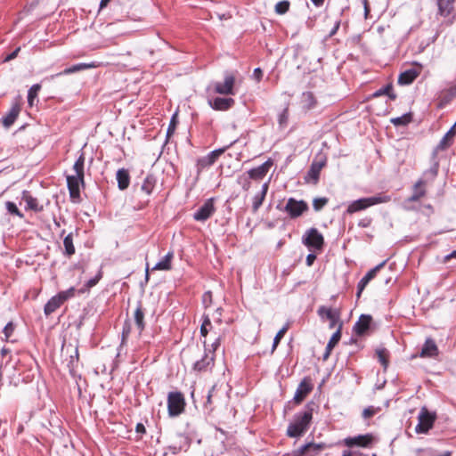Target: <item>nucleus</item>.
Listing matches in <instances>:
<instances>
[{
  "label": "nucleus",
  "mask_w": 456,
  "mask_h": 456,
  "mask_svg": "<svg viewBox=\"0 0 456 456\" xmlns=\"http://www.w3.org/2000/svg\"><path fill=\"white\" fill-rule=\"evenodd\" d=\"M84 166L85 156L82 153L73 165L74 174L67 175L68 189L72 199H78L80 196V186L84 184Z\"/></svg>",
  "instance_id": "f257e3e1"
},
{
  "label": "nucleus",
  "mask_w": 456,
  "mask_h": 456,
  "mask_svg": "<svg viewBox=\"0 0 456 456\" xmlns=\"http://www.w3.org/2000/svg\"><path fill=\"white\" fill-rule=\"evenodd\" d=\"M312 417L311 411L296 415L294 421L288 427L287 435L290 437L302 436L307 430Z\"/></svg>",
  "instance_id": "f03ea898"
},
{
  "label": "nucleus",
  "mask_w": 456,
  "mask_h": 456,
  "mask_svg": "<svg viewBox=\"0 0 456 456\" xmlns=\"http://www.w3.org/2000/svg\"><path fill=\"white\" fill-rule=\"evenodd\" d=\"M390 197L386 195L362 198L350 203L349 206L347 207L346 212L348 214H353L376 204L388 202L390 201Z\"/></svg>",
  "instance_id": "7ed1b4c3"
},
{
  "label": "nucleus",
  "mask_w": 456,
  "mask_h": 456,
  "mask_svg": "<svg viewBox=\"0 0 456 456\" xmlns=\"http://www.w3.org/2000/svg\"><path fill=\"white\" fill-rule=\"evenodd\" d=\"M436 419L435 412H430L426 407L420 409L419 414V423L415 428L418 434H427L432 428Z\"/></svg>",
  "instance_id": "20e7f679"
},
{
  "label": "nucleus",
  "mask_w": 456,
  "mask_h": 456,
  "mask_svg": "<svg viewBox=\"0 0 456 456\" xmlns=\"http://www.w3.org/2000/svg\"><path fill=\"white\" fill-rule=\"evenodd\" d=\"M184 399L181 393H169L167 397L168 414L171 417L180 415L184 410Z\"/></svg>",
  "instance_id": "39448f33"
},
{
  "label": "nucleus",
  "mask_w": 456,
  "mask_h": 456,
  "mask_svg": "<svg viewBox=\"0 0 456 456\" xmlns=\"http://www.w3.org/2000/svg\"><path fill=\"white\" fill-rule=\"evenodd\" d=\"M236 78L232 74H226L223 82H216L213 84L214 93L224 95L235 94Z\"/></svg>",
  "instance_id": "423d86ee"
},
{
  "label": "nucleus",
  "mask_w": 456,
  "mask_h": 456,
  "mask_svg": "<svg viewBox=\"0 0 456 456\" xmlns=\"http://www.w3.org/2000/svg\"><path fill=\"white\" fill-rule=\"evenodd\" d=\"M304 243L312 249L321 250L323 247V236L315 228L309 229L303 239Z\"/></svg>",
  "instance_id": "0eeeda50"
},
{
  "label": "nucleus",
  "mask_w": 456,
  "mask_h": 456,
  "mask_svg": "<svg viewBox=\"0 0 456 456\" xmlns=\"http://www.w3.org/2000/svg\"><path fill=\"white\" fill-rule=\"evenodd\" d=\"M422 70V65L419 63H413L411 69H406L402 72L398 77V84L402 86L411 84L420 74Z\"/></svg>",
  "instance_id": "6e6552de"
},
{
  "label": "nucleus",
  "mask_w": 456,
  "mask_h": 456,
  "mask_svg": "<svg viewBox=\"0 0 456 456\" xmlns=\"http://www.w3.org/2000/svg\"><path fill=\"white\" fill-rule=\"evenodd\" d=\"M308 209L307 204L304 200H297L289 198L285 207V210L292 218L298 217Z\"/></svg>",
  "instance_id": "1a4fd4ad"
},
{
  "label": "nucleus",
  "mask_w": 456,
  "mask_h": 456,
  "mask_svg": "<svg viewBox=\"0 0 456 456\" xmlns=\"http://www.w3.org/2000/svg\"><path fill=\"white\" fill-rule=\"evenodd\" d=\"M373 441V436L370 434L361 435L354 437H347L344 440V444L348 447H369Z\"/></svg>",
  "instance_id": "9d476101"
},
{
  "label": "nucleus",
  "mask_w": 456,
  "mask_h": 456,
  "mask_svg": "<svg viewBox=\"0 0 456 456\" xmlns=\"http://www.w3.org/2000/svg\"><path fill=\"white\" fill-rule=\"evenodd\" d=\"M313 390V385L309 378H305L298 385L297 391L294 395V401L296 403H300L307 396V395Z\"/></svg>",
  "instance_id": "9b49d317"
},
{
  "label": "nucleus",
  "mask_w": 456,
  "mask_h": 456,
  "mask_svg": "<svg viewBox=\"0 0 456 456\" xmlns=\"http://www.w3.org/2000/svg\"><path fill=\"white\" fill-rule=\"evenodd\" d=\"M319 314L329 320L330 329L338 327V324L341 323L339 322V311L337 309L322 307L319 309Z\"/></svg>",
  "instance_id": "f8f14e48"
},
{
  "label": "nucleus",
  "mask_w": 456,
  "mask_h": 456,
  "mask_svg": "<svg viewBox=\"0 0 456 456\" xmlns=\"http://www.w3.org/2000/svg\"><path fill=\"white\" fill-rule=\"evenodd\" d=\"M215 208L213 200H208L200 209L195 212L194 219L197 221H205L214 213Z\"/></svg>",
  "instance_id": "ddd939ff"
},
{
  "label": "nucleus",
  "mask_w": 456,
  "mask_h": 456,
  "mask_svg": "<svg viewBox=\"0 0 456 456\" xmlns=\"http://www.w3.org/2000/svg\"><path fill=\"white\" fill-rule=\"evenodd\" d=\"M235 102L232 98L216 97L214 100H209V106L216 110H227L234 105Z\"/></svg>",
  "instance_id": "4468645a"
},
{
  "label": "nucleus",
  "mask_w": 456,
  "mask_h": 456,
  "mask_svg": "<svg viewBox=\"0 0 456 456\" xmlns=\"http://www.w3.org/2000/svg\"><path fill=\"white\" fill-rule=\"evenodd\" d=\"M225 150L226 148H220L211 151L209 154L198 160V166L200 168H204L213 165L216 160L225 151Z\"/></svg>",
  "instance_id": "2eb2a0df"
},
{
  "label": "nucleus",
  "mask_w": 456,
  "mask_h": 456,
  "mask_svg": "<svg viewBox=\"0 0 456 456\" xmlns=\"http://www.w3.org/2000/svg\"><path fill=\"white\" fill-rule=\"evenodd\" d=\"M273 166V161L268 159L261 166L248 171V176L252 179H262Z\"/></svg>",
  "instance_id": "dca6fc26"
},
{
  "label": "nucleus",
  "mask_w": 456,
  "mask_h": 456,
  "mask_svg": "<svg viewBox=\"0 0 456 456\" xmlns=\"http://www.w3.org/2000/svg\"><path fill=\"white\" fill-rule=\"evenodd\" d=\"M386 261L382 262L381 264L378 265L373 269L370 270L366 275L359 281L358 283V292L357 297H360L361 293L364 289L365 286L371 281L375 276L377 272L385 265Z\"/></svg>",
  "instance_id": "f3484780"
},
{
  "label": "nucleus",
  "mask_w": 456,
  "mask_h": 456,
  "mask_svg": "<svg viewBox=\"0 0 456 456\" xmlns=\"http://www.w3.org/2000/svg\"><path fill=\"white\" fill-rule=\"evenodd\" d=\"M438 354V347L435 341L431 338H428L420 352V357H435Z\"/></svg>",
  "instance_id": "a211bd4d"
},
{
  "label": "nucleus",
  "mask_w": 456,
  "mask_h": 456,
  "mask_svg": "<svg viewBox=\"0 0 456 456\" xmlns=\"http://www.w3.org/2000/svg\"><path fill=\"white\" fill-rule=\"evenodd\" d=\"M341 328H342V323H339L338 327L337 328L336 332L330 338V341H329V343H328V345L326 346L325 354L323 355V359L324 360L328 359V357L330 356L332 349L336 346V345L340 340V338H341Z\"/></svg>",
  "instance_id": "6ab92c4d"
},
{
  "label": "nucleus",
  "mask_w": 456,
  "mask_h": 456,
  "mask_svg": "<svg viewBox=\"0 0 456 456\" xmlns=\"http://www.w3.org/2000/svg\"><path fill=\"white\" fill-rule=\"evenodd\" d=\"M22 200L26 202L27 208L35 212H41L44 208L43 205L36 198L32 197L28 191H23Z\"/></svg>",
  "instance_id": "aec40b11"
},
{
  "label": "nucleus",
  "mask_w": 456,
  "mask_h": 456,
  "mask_svg": "<svg viewBox=\"0 0 456 456\" xmlns=\"http://www.w3.org/2000/svg\"><path fill=\"white\" fill-rule=\"evenodd\" d=\"M20 110L18 105H13L11 108L9 112L2 118V123L4 127L8 128L14 123L19 116Z\"/></svg>",
  "instance_id": "412c9836"
},
{
  "label": "nucleus",
  "mask_w": 456,
  "mask_h": 456,
  "mask_svg": "<svg viewBox=\"0 0 456 456\" xmlns=\"http://www.w3.org/2000/svg\"><path fill=\"white\" fill-rule=\"evenodd\" d=\"M370 321V316L362 315L354 327L355 333L357 335H362L369 329Z\"/></svg>",
  "instance_id": "4be33fe9"
},
{
  "label": "nucleus",
  "mask_w": 456,
  "mask_h": 456,
  "mask_svg": "<svg viewBox=\"0 0 456 456\" xmlns=\"http://www.w3.org/2000/svg\"><path fill=\"white\" fill-rule=\"evenodd\" d=\"M116 177L118 181V186L120 190H125L129 186L130 175L126 169H118Z\"/></svg>",
  "instance_id": "5701e85b"
},
{
  "label": "nucleus",
  "mask_w": 456,
  "mask_h": 456,
  "mask_svg": "<svg viewBox=\"0 0 456 456\" xmlns=\"http://www.w3.org/2000/svg\"><path fill=\"white\" fill-rule=\"evenodd\" d=\"M324 161H314L312 163L310 170L307 173V177L313 180L314 183H317L320 172L324 167Z\"/></svg>",
  "instance_id": "b1692460"
},
{
  "label": "nucleus",
  "mask_w": 456,
  "mask_h": 456,
  "mask_svg": "<svg viewBox=\"0 0 456 456\" xmlns=\"http://www.w3.org/2000/svg\"><path fill=\"white\" fill-rule=\"evenodd\" d=\"M267 190H268V183H265L263 184L261 191L254 197L253 205H252V208H253L254 212L257 211V209L263 204V201L265 198Z\"/></svg>",
  "instance_id": "393cba45"
},
{
  "label": "nucleus",
  "mask_w": 456,
  "mask_h": 456,
  "mask_svg": "<svg viewBox=\"0 0 456 456\" xmlns=\"http://www.w3.org/2000/svg\"><path fill=\"white\" fill-rule=\"evenodd\" d=\"M173 253L169 252L164 259L155 265L152 270L168 271L172 268Z\"/></svg>",
  "instance_id": "a878e982"
},
{
  "label": "nucleus",
  "mask_w": 456,
  "mask_h": 456,
  "mask_svg": "<svg viewBox=\"0 0 456 456\" xmlns=\"http://www.w3.org/2000/svg\"><path fill=\"white\" fill-rule=\"evenodd\" d=\"M454 0H437L439 12L443 16H447L453 10Z\"/></svg>",
  "instance_id": "bb28decb"
},
{
  "label": "nucleus",
  "mask_w": 456,
  "mask_h": 456,
  "mask_svg": "<svg viewBox=\"0 0 456 456\" xmlns=\"http://www.w3.org/2000/svg\"><path fill=\"white\" fill-rule=\"evenodd\" d=\"M95 67L96 66L94 63H79V64L73 65L70 68L65 69L62 72L57 74V76L62 75V74L69 75L71 73L78 72V71H81L84 69H92V68H95Z\"/></svg>",
  "instance_id": "cd10ccee"
},
{
  "label": "nucleus",
  "mask_w": 456,
  "mask_h": 456,
  "mask_svg": "<svg viewBox=\"0 0 456 456\" xmlns=\"http://www.w3.org/2000/svg\"><path fill=\"white\" fill-rule=\"evenodd\" d=\"M426 193V191L424 189V183L422 181H419L415 185L413 189L412 195L408 199V201H417L420 198H422Z\"/></svg>",
  "instance_id": "c85d7f7f"
},
{
  "label": "nucleus",
  "mask_w": 456,
  "mask_h": 456,
  "mask_svg": "<svg viewBox=\"0 0 456 456\" xmlns=\"http://www.w3.org/2000/svg\"><path fill=\"white\" fill-rule=\"evenodd\" d=\"M62 303L60 301V299L54 296L45 305V314L46 315H49L53 314L56 309H58Z\"/></svg>",
  "instance_id": "c756f323"
},
{
  "label": "nucleus",
  "mask_w": 456,
  "mask_h": 456,
  "mask_svg": "<svg viewBox=\"0 0 456 456\" xmlns=\"http://www.w3.org/2000/svg\"><path fill=\"white\" fill-rule=\"evenodd\" d=\"M301 103L304 108L310 110L315 106L316 100L311 92L303 93L301 96Z\"/></svg>",
  "instance_id": "7c9ffc66"
},
{
  "label": "nucleus",
  "mask_w": 456,
  "mask_h": 456,
  "mask_svg": "<svg viewBox=\"0 0 456 456\" xmlns=\"http://www.w3.org/2000/svg\"><path fill=\"white\" fill-rule=\"evenodd\" d=\"M323 449L322 444H308L302 447V454L308 456H315L320 451Z\"/></svg>",
  "instance_id": "2f4dec72"
},
{
  "label": "nucleus",
  "mask_w": 456,
  "mask_h": 456,
  "mask_svg": "<svg viewBox=\"0 0 456 456\" xmlns=\"http://www.w3.org/2000/svg\"><path fill=\"white\" fill-rule=\"evenodd\" d=\"M134 317V322L138 329V334L140 335L144 329V322H143L144 314H143V312H142L141 306H138L135 309Z\"/></svg>",
  "instance_id": "473e14b6"
},
{
  "label": "nucleus",
  "mask_w": 456,
  "mask_h": 456,
  "mask_svg": "<svg viewBox=\"0 0 456 456\" xmlns=\"http://www.w3.org/2000/svg\"><path fill=\"white\" fill-rule=\"evenodd\" d=\"M153 188H154V179L151 175H148L144 179V181L141 186V190L143 192H145L147 195H149L152 191Z\"/></svg>",
  "instance_id": "72a5a7b5"
},
{
  "label": "nucleus",
  "mask_w": 456,
  "mask_h": 456,
  "mask_svg": "<svg viewBox=\"0 0 456 456\" xmlns=\"http://www.w3.org/2000/svg\"><path fill=\"white\" fill-rule=\"evenodd\" d=\"M63 244H64V248H65V251H66L67 255L71 256L75 253V248L73 245V238H72L71 233L68 234L64 238Z\"/></svg>",
  "instance_id": "f704fd0d"
},
{
  "label": "nucleus",
  "mask_w": 456,
  "mask_h": 456,
  "mask_svg": "<svg viewBox=\"0 0 456 456\" xmlns=\"http://www.w3.org/2000/svg\"><path fill=\"white\" fill-rule=\"evenodd\" d=\"M41 89V86L39 84H36L30 87L28 94V102L29 106H33V102L35 98H37L38 92Z\"/></svg>",
  "instance_id": "c9c22d12"
},
{
  "label": "nucleus",
  "mask_w": 456,
  "mask_h": 456,
  "mask_svg": "<svg viewBox=\"0 0 456 456\" xmlns=\"http://www.w3.org/2000/svg\"><path fill=\"white\" fill-rule=\"evenodd\" d=\"M411 121V114H404L401 117L395 118L391 119V122L395 126H404L409 124Z\"/></svg>",
  "instance_id": "e433bc0d"
},
{
  "label": "nucleus",
  "mask_w": 456,
  "mask_h": 456,
  "mask_svg": "<svg viewBox=\"0 0 456 456\" xmlns=\"http://www.w3.org/2000/svg\"><path fill=\"white\" fill-rule=\"evenodd\" d=\"M75 294V289L70 288L65 291H61L56 295V297L60 299V301L63 304L66 300L72 297Z\"/></svg>",
  "instance_id": "4c0bfd02"
},
{
  "label": "nucleus",
  "mask_w": 456,
  "mask_h": 456,
  "mask_svg": "<svg viewBox=\"0 0 456 456\" xmlns=\"http://www.w3.org/2000/svg\"><path fill=\"white\" fill-rule=\"evenodd\" d=\"M289 329V325H285L283 328H281L276 334V336L274 337V339H273V352L276 349L277 346L279 345L281 339L283 338V336L285 335L286 331L288 330Z\"/></svg>",
  "instance_id": "58836bf2"
},
{
  "label": "nucleus",
  "mask_w": 456,
  "mask_h": 456,
  "mask_svg": "<svg viewBox=\"0 0 456 456\" xmlns=\"http://www.w3.org/2000/svg\"><path fill=\"white\" fill-rule=\"evenodd\" d=\"M5 207L10 214L17 216L20 218H23V216H24L23 214L19 210V208L13 202L7 201L5 203Z\"/></svg>",
  "instance_id": "ea45409f"
},
{
  "label": "nucleus",
  "mask_w": 456,
  "mask_h": 456,
  "mask_svg": "<svg viewBox=\"0 0 456 456\" xmlns=\"http://www.w3.org/2000/svg\"><path fill=\"white\" fill-rule=\"evenodd\" d=\"M289 2L287 0L281 1L276 4L275 5V12L278 14H284L289 11Z\"/></svg>",
  "instance_id": "a19ab883"
},
{
  "label": "nucleus",
  "mask_w": 456,
  "mask_h": 456,
  "mask_svg": "<svg viewBox=\"0 0 456 456\" xmlns=\"http://www.w3.org/2000/svg\"><path fill=\"white\" fill-rule=\"evenodd\" d=\"M377 355H378L379 360L380 361L381 364L385 368H387V366L388 364V361H387L388 353H387V349H385V348L378 349Z\"/></svg>",
  "instance_id": "79ce46f5"
},
{
  "label": "nucleus",
  "mask_w": 456,
  "mask_h": 456,
  "mask_svg": "<svg viewBox=\"0 0 456 456\" xmlns=\"http://www.w3.org/2000/svg\"><path fill=\"white\" fill-rule=\"evenodd\" d=\"M328 202L326 198H317L313 201V206L315 211H320Z\"/></svg>",
  "instance_id": "37998d69"
},
{
  "label": "nucleus",
  "mask_w": 456,
  "mask_h": 456,
  "mask_svg": "<svg viewBox=\"0 0 456 456\" xmlns=\"http://www.w3.org/2000/svg\"><path fill=\"white\" fill-rule=\"evenodd\" d=\"M211 327H212V325H211V322H210L209 318L208 316L205 317V319L201 324V327H200L201 336L206 338V336L208 333V328H211Z\"/></svg>",
  "instance_id": "c03bdc74"
},
{
  "label": "nucleus",
  "mask_w": 456,
  "mask_h": 456,
  "mask_svg": "<svg viewBox=\"0 0 456 456\" xmlns=\"http://www.w3.org/2000/svg\"><path fill=\"white\" fill-rule=\"evenodd\" d=\"M452 138H450L447 134H444L443 139L440 141L439 144L437 145V150L444 151L447 147H449L452 143Z\"/></svg>",
  "instance_id": "a18cd8bd"
},
{
  "label": "nucleus",
  "mask_w": 456,
  "mask_h": 456,
  "mask_svg": "<svg viewBox=\"0 0 456 456\" xmlns=\"http://www.w3.org/2000/svg\"><path fill=\"white\" fill-rule=\"evenodd\" d=\"M289 119V110L284 109L283 111L279 115L278 122L281 126H285Z\"/></svg>",
  "instance_id": "49530a36"
},
{
  "label": "nucleus",
  "mask_w": 456,
  "mask_h": 456,
  "mask_svg": "<svg viewBox=\"0 0 456 456\" xmlns=\"http://www.w3.org/2000/svg\"><path fill=\"white\" fill-rule=\"evenodd\" d=\"M391 90H392L391 86H386V87H384V88H381V89H379V91H377V92L374 94V95H375V96H379V95H382V94H387V95H389V97H390L391 99H395V94H390V91H391Z\"/></svg>",
  "instance_id": "de8ad7c7"
},
{
  "label": "nucleus",
  "mask_w": 456,
  "mask_h": 456,
  "mask_svg": "<svg viewBox=\"0 0 456 456\" xmlns=\"http://www.w3.org/2000/svg\"><path fill=\"white\" fill-rule=\"evenodd\" d=\"M176 116L177 114L175 113L172 118H171V121H170V124H169V126H168V129H167V135L169 137L171 134H173V133L175 132V126H176Z\"/></svg>",
  "instance_id": "09e8293b"
},
{
  "label": "nucleus",
  "mask_w": 456,
  "mask_h": 456,
  "mask_svg": "<svg viewBox=\"0 0 456 456\" xmlns=\"http://www.w3.org/2000/svg\"><path fill=\"white\" fill-rule=\"evenodd\" d=\"M13 330H14V326H13L12 322H8L4 329V333L5 335V338H9L11 337V335L12 334Z\"/></svg>",
  "instance_id": "8fccbe9b"
},
{
  "label": "nucleus",
  "mask_w": 456,
  "mask_h": 456,
  "mask_svg": "<svg viewBox=\"0 0 456 456\" xmlns=\"http://www.w3.org/2000/svg\"><path fill=\"white\" fill-rule=\"evenodd\" d=\"M130 333V324L126 323L123 331H122V345L125 344L126 339L127 338L128 335Z\"/></svg>",
  "instance_id": "3c124183"
},
{
  "label": "nucleus",
  "mask_w": 456,
  "mask_h": 456,
  "mask_svg": "<svg viewBox=\"0 0 456 456\" xmlns=\"http://www.w3.org/2000/svg\"><path fill=\"white\" fill-rule=\"evenodd\" d=\"M376 411L373 407H369L363 410L362 411V417L364 419H369L372 417L375 414Z\"/></svg>",
  "instance_id": "603ef678"
},
{
  "label": "nucleus",
  "mask_w": 456,
  "mask_h": 456,
  "mask_svg": "<svg viewBox=\"0 0 456 456\" xmlns=\"http://www.w3.org/2000/svg\"><path fill=\"white\" fill-rule=\"evenodd\" d=\"M316 259V256L314 254H308L306 256V265L308 266H311L314 260Z\"/></svg>",
  "instance_id": "864d4df0"
},
{
  "label": "nucleus",
  "mask_w": 456,
  "mask_h": 456,
  "mask_svg": "<svg viewBox=\"0 0 456 456\" xmlns=\"http://www.w3.org/2000/svg\"><path fill=\"white\" fill-rule=\"evenodd\" d=\"M262 76H263V73H262L261 69H259V68L255 69V70H254V77L256 78V81H260L261 78H262Z\"/></svg>",
  "instance_id": "5fc2aeb1"
},
{
  "label": "nucleus",
  "mask_w": 456,
  "mask_h": 456,
  "mask_svg": "<svg viewBox=\"0 0 456 456\" xmlns=\"http://www.w3.org/2000/svg\"><path fill=\"white\" fill-rule=\"evenodd\" d=\"M19 52H20V48H17V49H16L15 51H13L11 54H9V55L4 59V61H11V60L14 59V58L17 56V54H18V53H19Z\"/></svg>",
  "instance_id": "6e6d98bb"
},
{
  "label": "nucleus",
  "mask_w": 456,
  "mask_h": 456,
  "mask_svg": "<svg viewBox=\"0 0 456 456\" xmlns=\"http://www.w3.org/2000/svg\"><path fill=\"white\" fill-rule=\"evenodd\" d=\"M455 127H456V123L445 134H447L450 138H453V136L455 135V133H456Z\"/></svg>",
  "instance_id": "4d7b16f0"
},
{
  "label": "nucleus",
  "mask_w": 456,
  "mask_h": 456,
  "mask_svg": "<svg viewBox=\"0 0 456 456\" xmlns=\"http://www.w3.org/2000/svg\"><path fill=\"white\" fill-rule=\"evenodd\" d=\"M99 279H100V277H96L94 279L89 280L87 282L88 287L94 286L98 282Z\"/></svg>",
  "instance_id": "13d9d810"
},
{
  "label": "nucleus",
  "mask_w": 456,
  "mask_h": 456,
  "mask_svg": "<svg viewBox=\"0 0 456 456\" xmlns=\"http://www.w3.org/2000/svg\"><path fill=\"white\" fill-rule=\"evenodd\" d=\"M342 456H360V454L351 451H345Z\"/></svg>",
  "instance_id": "bf43d9fd"
},
{
  "label": "nucleus",
  "mask_w": 456,
  "mask_h": 456,
  "mask_svg": "<svg viewBox=\"0 0 456 456\" xmlns=\"http://www.w3.org/2000/svg\"><path fill=\"white\" fill-rule=\"evenodd\" d=\"M214 390H215V387H212V389L209 391V393L208 395V400H207L208 403H211V397L213 395V391Z\"/></svg>",
  "instance_id": "052dcab7"
},
{
  "label": "nucleus",
  "mask_w": 456,
  "mask_h": 456,
  "mask_svg": "<svg viewBox=\"0 0 456 456\" xmlns=\"http://www.w3.org/2000/svg\"><path fill=\"white\" fill-rule=\"evenodd\" d=\"M449 93L452 97L456 96V85L450 88Z\"/></svg>",
  "instance_id": "680f3d73"
},
{
  "label": "nucleus",
  "mask_w": 456,
  "mask_h": 456,
  "mask_svg": "<svg viewBox=\"0 0 456 456\" xmlns=\"http://www.w3.org/2000/svg\"><path fill=\"white\" fill-rule=\"evenodd\" d=\"M363 4H364L365 17H367L368 13H369V7H368L367 0H363Z\"/></svg>",
  "instance_id": "e2e57ef3"
},
{
  "label": "nucleus",
  "mask_w": 456,
  "mask_h": 456,
  "mask_svg": "<svg viewBox=\"0 0 456 456\" xmlns=\"http://www.w3.org/2000/svg\"><path fill=\"white\" fill-rule=\"evenodd\" d=\"M450 258H456V250L452 251L450 255L446 256L445 260H449Z\"/></svg>",
  "instance_id": "0e129e2a"
},
{
  "label": "nucleus",
  "mask_w": 456,
  "mask_h": 456,
  "mask_svg": "<svg viewBox=\"0 0 456 456\" xmlns=\"http://www.w3.org/2000/svg\"><path fill=\"white\" fill-rule=\"evenodd\" d=\"M110 0H102L101 4H100L101 9L104 8L105 6H107V4L110 3Z\"/></svg>",
  "instance_id": "69168bd1"
},
{
  "label": "nucleus",
  "mask_w": 456,
  "mask_h": 456,
  "mask_svg": "<svg viewBox=\"0 0 456 456\" xmlns=\"http://www.w3.org/2000/svg\"><path fill=\"white\" fill-rule=\"evenodd\" d=\"M312 2L314 4V5L320 6L323 4L324 0H312Z\"/></svg>",
  "instance_id": "338daca9"
},
{
  "label": "nucleus",
  "mask_w": 456,
  "mask_h": 456,
  "mask_svg": "<svg viewBox=\"0 0 456 456\" xmlns=\"http://www.w3.org/2000/svg\"><path fill=\"white\" fill-rule=\"evenodd\" d=\"M204 297V301H205V302H206V300H208V299H209V301H210V300H211V293H210V292H206V293L204 294V297Z\"/></svg>",
  "instance_id": "774afa93"
}]
</instances>
